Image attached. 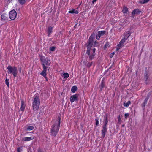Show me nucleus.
<instances>
[{
    "instance_id": "obj_36",
    "label": "nucleus",
    "mask_w": 152,
    "mask_h": 152,
    "mask_svg": "<svg viewBox=\"0 0 152 152\" xmlns=\"http://www.w3.org/2000/svg\"><path fill=\"white\" fill-rule=\"evenodd\" d=\"M117 118L118 123H120V122L121 121V119L120 115Z\"/></svg>"
},
{
    "instance_id": "obj_38",
    "label": "nucleus",
    "mask_w": 152,
    "mask_h": 152,
    "mask_svg": "<svg viewBox=\"0 0 152 152\" xmlns=\"http://www.w3.org/2000/svg\"><path fill=\"white\" fill-rule=\"evenodd\" d=\"M115 54V53L114 52H113V53H112L110 55V57L111 58H112L113 57V56L114 55V54Z\"/></svg>"
},
{
    "instance_id": "obj_34",
    "label": "nucleus",
    "mask_w": 152,
    "mask_h": 152,
    "mask_svg": "<svg viewBox=\"0 0 152 152\" xmlns=\"http://www.w3.org/2000/svg\"><path fill=\"white\" fill-rule=\"evenodd\" d=\"M61 76L63 77L64 79L66 78V73H64L63 75L62 74Z\"/></svg>"
},
{
    "instance_id": "obj_22",
    "label": "nucleus",
    "mask_w": 152,
    "mask_h": 152,
    "mask_svg": "<svg viewBox=\"0 0 152 152\" xmlns=\"http://www.w3.org/2000/svg\"><path fill=\"white\" fill-rule=\"evenodd\" d=\"M18 2L21 5H23L25 4L26 1L27 0H18Z\"/></svg>"
},
{
    "instance_id": "obj_28",
    "label": "nucleus",
    "mask_w": 152,
    "mask_h": 152,
    "mask_svg": "<svg viewBox=\"0 0 152 152\" xmlns=\"http://www.w3.org/2000/svg\"><path fill=\"white\" fill-rule=\"evenodd\" d=\"M152 94V91H150V92H149L148 94L147 95V97L145 99H147V100H148L149 99V98L151 95Z\"/></svg>"
},
{
    "instance_id": "obj_20",
    "label": "nucleus",
    "mask_w": 152,
    "mask_h": 152,
    "mask_svg": "<svg viewBox=\"0 0 152 152\" xmlns=\"http://www.w3.org/2000/svg\"><path fill=\"white\" fill-rule=\"evenodd\" d=\"M128 10V8L125 6L123 8L122 12L124 14L127 13Z\"/></svg>"
},
{
    "instance_id": "obj_32",
    "label": "nucleus",
    "mask_w": 152,
    "mask_h": 152,
    "mask_svg": "<svg viewBox=\"0 0 152 152\" xmlns=\"http://www.w3.org/2000/svg\"><path fill=\"white\" fill-rule=\"evenodd\" d=\"M92 64V62H88L87 64V66L88 67V68H90Z\"/></svg>"
},
{
    "instance_id": "obj_30",
    "label": "nucleus",
    "mask_w": 152,
    "mask_h": 152,
    "mask_svg": "<svg viewBox=\"0 0 152 152\" xmlns=\"http://www.w3.org/2000/svg\"><path fill=\"white\" fill-rule=\"evenodd\" d=\"M94 47H97L99 46V43L98 42H97L96 41H94Z\"/></svg>"
},
{
    "instance_id": "obj_23",
    "label": "nucleus",
    "mask_w": 152,
    "mask_h": 152,
    "mask_svg": "<svg viewBox=\"0 0 152 152\" xmlns=\"http://www.w3.org/2000/svg\"><path fill=\"white\" fill-rule=\"evenodd\" d=\"M42 71L40 73V75H41L42 76H43L45 77V79L47 81L48 79H47V78L46 77V75H47L46 72H45V74H44V75L42 74Z\"/></svg>"
},
{
    "instance_id": "obj_26",
    "label": "nucleus",
    "mask_w": 152,
    "mask_h": 152,
    "mask_svg": "<svg viewBox=\"0 0 152 152\" xmlns=\"http://www.w3.org/2000/svg\"><path fill=\"white\" fill-rule=\"evenodd\" d=\"M96 50V49L94 48H93L92 49H91L90 53L91 54H96L95 53V51Z\"/></svg>"
},
{
    "instance_id": "obj_6",
    "label": "nucleus",
    "mask_w": 152,
    "mask_h": 152,
    "mask_svg": "<svg viewBox=\"0 0 152 152\" xmlns=\"http://www.w3.org/2000/svg\"><path fill=\"white\" fill-rule=\"evenodd\" d=\"M7 69L8 70V73L12 74L14 77L17 76L18 72L16 67H12L11 66L9 65L7 68Z\"/></svg>"
},
{
    "instance_id": "obj_42",
    "label": "nucleus",
    "mask_w": 152,
    "mask_h": 152,
    "mask_svg": "<svg viewBox=\"0 0 152 152\" xmlns=\"http://www.w3.org/2000/svg\"><path fill=\"white\" fill-rule=\"evenodd\" d=\"M17 152H21L20 151V148H17Z\"/></svg>"
},
{
    "instance_id": "obj_40",
    "label": "nucleus",
    "mask_w": 152,
    "mask_h": 152,
    "mask_svg": "<svg viewBox=\"0 0 152 152\" xmlns=\"http://www.w3.org/2000/svg\"><path fill=\"white\" fill-rule=\"evenodd\" d=\"M109 45L107 43L106 44H105V45H104V49H105V48H107V46H108Z\"/></svg>"
},
{
    "instance_id": "obj_39",
    "label": "nucleus",
    "mask_w": 152,
    "mask_h": 152,
    "mask_svg": "<svg viewBox=\"0 0 152 152\" xmlns=\"http://www.w3.org/2000/svg\"><path fill=\"white\" fill-rule=\"evenodd\" d=\"M113 65H114V63H113V64L112 65L109 67V68L107 70V72L110 69H111V68H112V67H113Z\"/></svg>"
},
{
    "instance_id": "obj_11",
    "label": "nucleus",
    "mask_w": 152,
    "mask_h": 152,
    "mask_svg": "<svg viewBox=\"0 0 152 152\" xmlns=\"http://www.w3.org/2000/svg\"><path fill=\"white\" fill-rule=\"evenodd\" d=\"M79 94H76L71 96L70 100L71 103H72L75 101H77L78 100Z\"/></svg>"
},
{
    "instance_id": "obj_9",
    "label": "nucleus",
    "mask_w": 152,
    "mask_h": 152,
    "mask_svg": "<svg viewBox=\"0 0 152 152\" xmlns=\"http://www.w3.org/2000/svg\"><path fill=\"white\" fill-rule=\"evenodd\" d=\"M106 33V32L105 31H102L97 32L96 35V38L97 40H99L100 37L102 36L105 35Z\"/></svg>"
},
{
    "instance_id": "obj_3",
    "label": "nucleus",
    "mask_w": 152,
    "mask_h": 152,
    "mask_svg": "<svg viewBox=\"0 0 152 152\" xmlns=\"http://www.w3.org/2000/svg\"><path fill=\"white\" fill-rule=\"evenodd\" d=\"M40 57V60L43 68L42 74L44 75L45 72L47 71L48 68L50 65L51 63L50 61L47 58H45L43 56H41Z\"/></svg>"
},
{
    "instance_id": "obj_17",
    "label": "nucleus",
    "mask_w": 152,
    "mask_h": 152,
    "mask_svg": "<svg viewBox=\"0 0 152 152\" xmlns=\"http://www.w3.org/2000/svg\"><path fill=\"white\" fill-rule=\"evenodd\" d=\"M21 105L20 107V110L21 111H23L25 108V105L23 100L21 101Z\"/></svg>"
},
{
    "instance_id": "obj_33",
    "label": "nucleus",
    "mask_w": 152,
    "mask_h": 152,
    "mask_svg": "<svg viewBox=\"0 0 152 152\" xmlns=\"http://www.w3.org/2000/svg\"><path fill=\"white\" fill-rule=\"evenodd\" d=\"M95 121H96L95 125L96 126H97L99 125V121H98V119L97 118L95 119Z\"/></svg>"
},
{
    "instance_id": "obj_25",
    "label": "nucleus",
    "mask_w": 152,
    "mask_h": 152,
    "mask_svg": "<svg viewBox=\"0 0 152 152\" xmlns=\"http://www.w3.org/2000/svg\"><path fill=\"white\" fill-rule=\"evenodd\" d=\"M9 80L7 78L6 79L5 81V83H6V85L8 87H9L10 83H9Z\"/></svg>"
},
{
    "instance_id": "obj_12",
    "label": "nucleus",
    "mask_w": 152,
    "mask_h": 152,
    "mask_svg": "<svg viewBox=\"0 0 152 152\" xmlns=\"http://www.w3.org/2000/svg\"><path fill=\"white\" fill-rule=\"evenodd\" d=\"M126 40L124 39V38H122L121 40L119 42V44L117 46L119 48H117V50H118L120 48H121L123 46H124L123 44L125 42Z\"/></svg>"
},
{
    "instance_id": "obj_4",
    "label": "nucleus",
    "mask_w": 152,
    "mask_h": 152,
    "mask_svg": "<svg viewBox=\"0 0 152 152\" xmlns=\"http://www.w3.org/2000/svg\"><path fill=\"white\" fill-rule=\"evenodd\" d=\"M107 116V114H106V116L104 117V124L103 125L102 127L101 134L102 137L103 138L105 137L107 131V125L108 122Z\"/></svg>"
},
{
    "instance_id": "obj_27",
    "label": "nucleus",
    "mask_w": 152,
    "mask_h": 152,
    "mask_svg": "<svg viewBox=\"0 0 152 152\" xmlns=\"http://www.w3.org/2000/svg\"><path fill=\"white\" fill-rule=\"evenodd\" d=\"M34 129V127L32 126H29L27 128L28 130H33Z\"/></svg>"
},
{
    "instance_id": "obj_19",
    "label": "nucleus",
    "mask_w": 152,
    "mask_h": 152,
    "mask_svg": "<svg viewBox=\"0 0 152 152\" xmlns=\"http://www.w3.org/2000/svg\"><path fill=\"white\" fill-rule=\"evenodd\" d=\"M148 100H147V99H145L144 100V102L141 104V106L142 107V108L143 110H144L145 109V105L147 103Z\"/></svg>"
},
{
    "instance_id": "obj_37",
    "label": "nucleus",
    "mask_w": 152,
    "mask_h": 152,
    "mask_svg": "<svg viewBox=\"0 0 152 152\" xmlns=\"http://www.w3.org/2000/svg\"><path fill=\"white\" fill-rule=\"evenodd\" d=\"M1 18L2 20H5L6 19V18L5 17V16L4 15H2L1 16Z\"/></svg>"
},
{
    "instance_id": "obj_47",
    "label": "nucleus",
    "mask_w": 152,
    "mask_h": 152,
    "mask_svg": "<svg viewBox=\"0 0 152 152\" xmlns=\"http://www.w3.org/2000/svg\"><path fill=\"white\" fill-rule=\"evenodd\" d=\"M10 0H6V1H7V2H8V1H10Z\"/></svg>"
},
{
    "instance_id": "obj_15",
    "label": "nucleus",
    "mask_w": 152,
    "mask_h": 152,
    "mask_svg": "<svg viewBox=\"0 0 152 152\" xmlns=\"http://www.w3.org/2000/svg\"><path fill=\"white\" fill-rule=\"evenodd\" d=\"M34 137L33 136H31L29 137H23L22 139V140L23 141H30L33 139H34Z\"/></svg>"
},
{
    "instance_id": "obj_29",
    "label": "nucleus",
    "mask_w": 152,
    "mask_h": 152,
    "mask_svg": "<svg viewBox=\"0 0 152 152\" xmlns=\"http://www.w3.org/2000/svg\"><path fill=\"white\" fill-rule=\"evenodd\" d=\"M149 0H143V1H140V2L142 4H143L145 3L148 2Z\"/></svg>"
},
{
    "instance_id": "obj_18",
    "label": "nucleus",
    "mask_w": 152,
    "mask_h": 152,
    "mask_svg": "<svg viewBox=\"0 0 152 152\" xmlns=\"http://www.w3.org/2000/svg\"><path fill=\"white\" fill-rule=\"evenodd\" d=\"M68 12L72 14L75 13L76 14H78V10H76L75 9H73L72 10L69 11Z\"/></svg>"
},
{
    "instance_id": "obj_31",
    "label": "nucleus",
    "mask_w": 152,
    "mask_h": 152,
    "mask_svg": "<svg viewBox=\"0 0 152 152\" xmlns=\"http://www.w3.org/2000/svg\"><path fill=\"white\" fill-rule=\"evenodd\" d=\"M56 47L55 46H52L50 48V50L52 51H54L55 50Z\"/></svg>"
},
{
    "instance_id": "obj_2",
    "label": "nucleus",
    "mask_w": 152,
    "mask_h": 152,
    "mask_svg": "<svg viewBox=\"0 0 152 152\" xmlns=\"http://www.w3.org/2000/svg\"><path fill=\"white\" fill-rule=\"evenodd\" d=\"M58 120L56 121L53 125L51 130V135L55 136L58 132L60 124L61 117L58 115Z\"/></svg>"
},
{
    "instance_id": "obj_35",
    "label": "nucleus",
    "mask_w": 152,
    "mask_h": 152,
    "mask_svg": "<svg viewBox=\"0 0 152 152\" xmlns=\"http://www.w3.org/2000/svg\"><path fill=\"white\" fill-rule=\"evenodd\" d=\"M129 115L128 113H125L124 115L125 118L126 119L127 117L129 116Z\"/></svg>"
},
{
    "instance_id": "obj_1",
    "label": "nucleus",
    "mask_w": 152,
    "mask_h": 152,
    "mask_svg": "<svg viewBox=\"0 0 152 152\" xmlns=\"http://www.w3.org/2000/svg\"><path fill=\"white\" fill-rule=\"evenodd\" d=\"M95 34L93 33L90 37L88 40L86 44L87 49L86 53L89 56V60L90 61L94 59L96 55V54H91L90 53L91 48L93 46L94 39L95 38Z\"/></svg>"
},
{
    "instance_id": "obj_44",
    "label": "nucleus",
    "mask_w": 152,
    "mask_h": 152,
    "mask_svg": "<svg viewBox=\"0 0 152 152\" xmlns=\"http://www.w3.org/2000/svg\"><path fill=\"white\" fill-rule=\"evenodd\" d=\"M19 72H20V73L21 72V68H20L19 69Z\"/></svg>"
},
{
    "instance_id": "obj_24",
    "label": "nucleus",
    "mask_w": 152,
    "mask_h": 152,
    "mask_svg": "<svg viewBox=\"0 0 152 152\" xmlns=\"http://www.w3.org/2000/svg\"><path fill=\"white\" fill-rule=\"evenodd\" d=\"M131 103V102L130 101H128V102L125 103L124 102V106L125 107H128L129 106L130 104Z\"/></svg>"
},
{
    "instance_id": "obj_10",
    "label": "nucleus",
    "mask_w": 152,
    "mask_h": 152,
    "mask_svg": "<svg viewBox=\"0 0 152 152\" xmlns=\"http://www.w3.org/2000/svg\"><path fill=\"white\" fill-rule=\"evenodd\" d=\"M141 12V11L140 10L138 9H135L132 12V16L131 17L134 18L135 15H138Z\"/></svg>"
},
{
    "instance_id": "obj_46",
    "label": "nucleus",
    "mask_w": 152,
    "mask_h": 152,
    "mask_svg": "<svg viewBox=\"0 0 152 152\" xmlns=\"http://www.w3.org/2000/svg\"><path fill=\"white\" fill-rule=\"evenodd\" d=\"M124 126H125V125H124V124H123V125H122V127H124Z\"/></svg>"
},
{
    "instance_id": "obj_49",
    "label": "nucleus",
    "mask_w": 152,
    "mask_h": 152,
    "mask_svg": "<svg viewBox=\"0 0 152 152\" xmlns=\"http://www.w3.org/2000/svg\"><path fill=\"white\" fill-rule=\"evenodd\" d=\"M77 24H76L75 25V26L77 25Z\"/></svg>"
},
{
    "instance_id": "obj_48",
    "label": "nucleus",
    "mask_w": 152,
    "mask_h": 152,
    "mask_svg": "<svg viewBox=\"0 0 152 152\" xmlns=\"http://www.w3.org/2000/svg\"><path fill=\"white\" fill-rule=\"evenodd\" d=\"M6 76L7 77V74L6 75Z\"/></svg>"
},
{
    "instance_id": "obj_5",
    "label": "nucleus",
    "mask_w": 152,
    "mask_h": 152,
    "mask_svg": "<svg viewBox=\"0 0 152 152\" xmlns=\"http://www.w3.org/2000/svg\"><path fill=\"white\" fill-rule=\"evenodd\" d=\"M40 103V99L39 96L35 95L34 96L33 102L32 103L33 107L35 110H37L39 109Z\"/></svg>"
},
{
    "instance_id": "obj_7",
    "label": "nucleus",
    "mask_w": 152,
    "mask_h": 152,
    "mask_svg": "<svg viewBox=\"0 0 152 152\" xmlns=\"http://www.w3.org/2000/svg\"><path fill=\"white\" fill-rule=\"evenodd\" d=\"M150 75L149 74L147 67H145V72L144 74V77L143 80L145 83L146 84L149 83L150 79L149 77Z\"/></svg>"
},
{
    "instance_id": "obj_14",
    "label": "nucleus",
    "mask_w": 152,
    "mask_h": 152,
    "mask_svg": "<svg viewBox=\"0 0 152 152\" xmlns=\"http://www.w3.org/2000/svg\"><path fill=\"white\" fill-rule=\"evenodd\" d=\"M99 87L100 89V91H102L103 89L105 87L104 78L102 80L99 86Z\"/></svg>"
},
{
    "instance_id": "obj_16",
    "label": "nucleus",
    "mask_w": 152,
    "mask_h": 152,
    "mask_svg": "<svg viewBox=\"0 0 152 152\" xmlns=\"http://www.w3.org/2000/svg\"><path fill=\"white\" fill-rule=\"evenodd\" d=\"M52 27L51 26H49L48 27V31H47V33H48V36H49L50 35V34L52 31Z\"/></svg>"
},
{
    "instance_id": "obj_8",
    "label": "nucleus",
    "mask_w": 152,
    "mask_h": 152,
    "mask_svg": "<svg viewBox=\"0 0 152 152\" xmlns=\"http://www.w3.org/2000/svg\"><path fill=\"white\" fill-rule=\"evenodd\" d=\"M17 15V13L15 11L13 10L10 11L9 13V16L11 20L15 19Z\"/></svg>"
},
{
    "instance_id": "obj_45",
    "label": "nucleus",
    "mask_w": 152,
    "mask_h": 152,
    "mask_svg": "<svg viewBox=\"0 0 152 152\" xmlns=\"http://www.w3.org/2000/svg\"><path fill=\"white\" fill-rule=\"evenodd\" d=\"M69 76V74L67 73V78H68Z\"/></svg>"
},
{
    "instance_id": "obj_41",
    "label": "nucleus",
    "mask_w": 152,
    "mask_h": 152,
    "mask_svg": "<svg viewBox=\"0 0 152 152\" xmlns=\"http://www.w3.org/2000/svg\"><path fill=\"white\" fill-rule=\"evenodd\" d=\"M97 0H93L92 1V3L93 4H94L95 2H96Z\"/></svg>"
},
{
    "instance_id": "obj_21",
    "label": "nucleus",
    "mask_w": 152,
    "mask_h": 152,
    "mask_svg": "<svg viewBox=\"0 0 152 152\" xmlns=\"http://www.w3.org/2000/svg\"><path fill=\"white\" fill-rule=\"evenodd\" d=\"M77 89V87L76 86H73L71 88V91L73 93H75Z\"/></svg>"
},
{
    "instance_id": "obj_43",
    "label": "nucleus",
    "mask_w": 152,
    "mask_h": 152,
    "mask_svg": "<svg viewBox=\"0 0 152 152\" xmlns=\"http://www.w3.org/2000/svg\"><path fill=\"white\" fill-rule=\"evenodd\" d=\"M38 152H42V151L40 149H38Z\"/></svg>"
},
{
    "instance_id": "obj_13",
    "label": "nucleus",
    "mask_w": 152,
    "mask_h": 152,
    "mask_svg": "<svg viewBox=\"0 0 152 152\" xmlns=\"http://www.w3.org/2000/svg\"><path fill=\"white\" fill-rule=\"evenodd\" d=\"M131 35V32L129 31H127L125 33H124L123 34L124 36V38L125 39L127 40L128 38Z\"/></svg>"
}]
</instances>
